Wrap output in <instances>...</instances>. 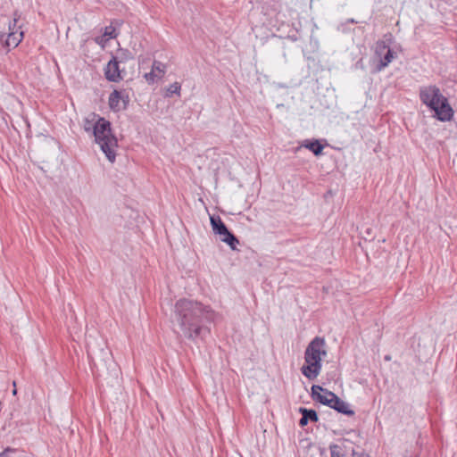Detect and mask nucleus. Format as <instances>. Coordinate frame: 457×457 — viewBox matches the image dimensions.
Wrapping results in <instances>:
<instances>
[{"instance_id":"1","label":"nucleus","mask_w":457,"mask_h":457,"mask_svg":"<svg viewBox=\"0 0 457 457\" xmlns=\"http://www.w3.org/2000/svg\"><path fill=\"white\" fill-rule=\"evenodd\" d=\"M215 318L216 312L210 305L196 300L181 298L172 308L170 322L178 337L197 342L210 334L209 325Z\"/></svg>"},{"instance_id":"2","label":"nucleus","mask_w":457,"mask_h":457,"mask_svg":"<svg viewBox=\"0 0 457 457\" xmlns=\"http://www.w3.org/2000/svg\"><path fill=\"white\" fill-rule=\"evenodd\" d=\"M420 99L423 104L435 112L434 117L440 121H449L453 116V110L447 98L435 86H425L420 88Z\"/></svg>"},{"instance_id":"3","label":"nucleus","mask_w":457,"mask_h":457,"mask_svg":"<svg viewBox=\"0 0 457 457\" xmlns=\"http://www.w3.org/2000/svg\"><path fill=\"white\" fill-rule=\"evenodd\" d=\"M323 337H314L307 345L304 352V364L301 372L310 380L315 379L321 370V358L327 354Z\"/></svg>"},{"instance_id":"4","label":"nucleus","mask_w":457,"mask_h":457,"mask_svg":"<svg viewBox=\"0 0 457 457\" xmlns=\"http://www.w3.org/2000/svg\"><path fill=\"white\" fill-rule=\"evenodd\" d=\"M93 135L95 142L99 145L106 158L113 162L116 158L115 149L118 146V140L112 133L111 122L104 118H98Z\"/></svg>"},{"instance_id":"5","label":"nucleus","mask_w":457,"mask_h":457,"mask_svg":"<svg viewBox=\"0 0 457 457\" xmlns=\"http://www.w3.org/2000/svg\"><path fill=\"white\" fill-rule=\"evenodd\" d=\"M211 226L213 232L220 237V240L226 243L232 250H235L239 243L237 237L231 233L220 216L210 217Z\"/></svg>"},{"instance_id":"6","label":"nucleus","mask_w":457,"mask_h":457,"mask_svg":"<svg viewBox=\"0 0 457 457\" xmlns=\"http://www.w3.org/2000/svg\"><path fill=\"white\" fill-rule=\"evenodd\" d=\"M311 396L313 401L331 407L334 402V397H337V395L326 388H323L321 386L313 385L312 386Z\"/></svg>"},{"instance_id":"7","label":"nucleus","mask_w":457,"mask_h":457,"mask_svg":"<svg viewBox=\"0 0 457 457\" xmlns=\"http://www.w3.org/2000/svg\"><path fill=\"white\" fill-rule=\"evenodd\" d=\"M104 75L106 79L112 82H118L122 79L120 76L119 61L117 60V57H112L108 62L104 69Z\"/></svg>"},{"instance_id":"8","label":"nucleus","mask_w":457,"mask_h":457,"mask_svg":"<svg viewBox=\"0 0 457 457\" xmlns=\"http://www.w3.org/2000/svg\"><path fill=\"white\" fill-rule=\"evenodd\" d=\"M384 51H386V54H384L383 58L380 59V62L378 65V71H381L386 67L394 58L393 50L388 47L385 42H378L376 54L381 55Z\"/></svg>"},{"instance_id":"9","label":"nucleus","mask_w":457,"mask_h":457,"mask_svg":"<svg viewBox=\"0 0 457 457\" xmlns=\"http://www.w3.org/2000/svg\"><path fill=\"white\" fill-rule=\"evenodd\" d=\"M16 23H17L16 18L13 19V24L9 22V33H8L7 38L5 40V46L8 47H10V46L16 47L22 39L23 32L21 31L20 33H17V31L15 30Z\"/></svg>"},{"instance_id":"10","label":"nucleus","mask_w":457,"mask_h":457,"mask_svg":"<svg viewBox=\"0 0 457 457\" xmlns=\"http://www.w3.org/2000/svg\"><path fill=\"white\" fill-rule=\"evenodd\" d=\"M299 412L302 414V418L299 420V425L303 428L309 421L317 422L319 420L316 411L312 409H306L304 407L299 408Z\"/></svg>"},{"instance_id":"11","label":"nucleus","mask_w":457,"mask_h":457,"mask_svg":"<svg viewBox=\"0 0 457 457\" xmlns=\"http://www.w3.org/2000/svg\"><path fill=\"white\" fill-rule=\"evenodd\" d=\"M330 408L336 410L339 413L347 416L354 415V411L350 408L349 404L343 401L341 398H339L337 395V397H334V402Z\"/></svg>"},{"instance_id":"12","label":"nucleus","mask_w":457,"mask_h":457,"mask_svg":"<svg viewBox=\"0 0 457 457\" xmlns=\"http://www.w3.org/2000/svg\"><path fill=\"white\" fill-rule=\"evenodd\" d=\"M109 106L113 112H120L122 110L120 102V91L114 90L109 96Z\"/></svg>"},{"instance_id":"13","label":"nucleus","mask_w":457,"mask_h":457,"mask_svg":"<svg viewBox=\"0 0 457 457\" xmlns=\"http://www.w3.org/2000/svg\"><path fill=\"white\" fill-rule=\"evenodd\" d=\"M98 118H101L99 115L95 112L90 113L87 117H86L83 120V129L87 132L95 131V126H96V120Z\"/></svg>"},{"instance_id":"14","label":"nucleus","mask_w":457,"mask_h":457,"mask_svg":"<svg viewBox=\"0 0 457 457\" xmlns=\"http://www.w3.org/2000/svg\"><path fill=\"white\" fill-rule=\"evenodd\" d=\"M305 148L312 151L314 155L319 156L322 154L324 146L320 144V142L317 139H313L312 141H305L303 145Z\"/></svg>"},{"instance_id":"15","label":"nucleus","mask_w":457,"mask_h":457,"mask_svg":"<svg viewBox=\"0 0 457 457\" xmlns=\"http://www.w3.org/2000/svg\"><path fill=\"white\" fill-rule=\"evenodd\" d=\"M181 86L179 82H174L169 86L167 88V92L165 94L166 97H170L172 95L176 94L180 96Z\"/></svg>"},{"instance_id":"16","label":"nucleus","mask_w":457,"mask_h":457,"mask_svg":"<svg viewBox=\"0 0 457 457\" xmlns=\"http://www.w3.org/2000/svg\"><path fill=\"white\" fill-rule=\"evenodd\" d=\"M166 70V66L164 63L159 62V61H154L152 71L155 73L158 72V77L161 78L164 75Z\"/></svg>"},{"instance_id":"17","label":"nucleus","mask_w":457,"mask_h":457,"mask_svg":"<svg viewBox=\"0 0 457 457\" xmlns=\"http://www.w3.org/2000/svg\"><path fill=\"white\" fill-rule=\"evenodd\" d=\"M330 457H346L343 453L342 449L337 445H331L329 446Z\"/></svg>"},{"instance_id":"18","label":"nucleus","mask_w":457,"mask_h":457,"mask_svg":"<svg viewBox=\"0 0 457 457\" xmlns=\"http://www.w3.org/2000/svg\"><path fill=\"white\" fill-rule=\"evenodd\" d=\"M120 102H121L122 110L127 109V106L129 103V94L125 90L120 91Z\"/></svg>"},{"instance_id":"19","label":"nucleus","mask_w":457,"mask_h":457,"mask_svg":"<svg viewBox=\"0 0 457 457\" xmlns=\"http://www.w3.org/2000/svg\"><path fill=\"white\" fill-rule=\"evenodd\" d=\"M104 36L108 37L109 38H115L117 37L115 28L112 25L106 26Z\"/></svg>"},{"instance_id":"20","label":"nucleus","mask_w":457,"mask_h":457,"mask_svg":"<svg viewBox=\"0 0 457 457\" xmlns=\"http://www.w3.org/2000/svg\"><path fill=\"white\" fill-rule=\"evenodd\" d=\"M90 366H91L92 372L96 376H100L101 375V369H100V364L99 363H97L95 360L92 359L90 361Z\"/></svg>"},{"instance_id":"21","label":"nucleus","mask_w":457,"mask_h":457,"mask_svg":"<svg viewBox=\"0 0 457 457\" xmlns=\"http://www.w3.org/2000/svg\"><path fill=\"white\" fill-rule=\"evenodd\" d=\"M156 77H158V75H156L153 71L145 74V78L149 83L154 82Z\"/></svg>"},{"instance_id":"22","label":"nucleus","mask_w":457,"mask_h":457,"mask_svg":"<svg viewBox=\"0 0 457 457\" xmlns=\"http://www.w3.org/2000/svg\"><path fill=\"white\" fill-rule=\"evenodd\" d=\"M9 452H12V450L8 448V449H6L4 452H3V453H0V457H8L7 453H8Z\"/></svg>"},{"instance_id":"23","label":"nucleus","mask_w":457,"mask_h":457,"mask_svg":"<svg viewBox=\"0 0 457 457\" xmlns=\"http://www.w3.org/2000/svg\"><path fill=\"white\" fill-rule=\"evenodd\" d=\"M353 457H369L368 455H365L363 453L357 455V453L355 452L353 453Z\"/></svg>"},{"instance_id":"24","label":"nucleus","mask_w":457,"mask_h":457,"mask_svg":"<svg viewBox=\"0 0 457 457\" xmlns=\"http://www.w3.org/2000/svg\"><path fill=\"white\" fill-rule=\"evenodd\" d=\"M385 361H390L391 360V356L390 355H386L384 357Z\"/></svg>"},{"instance_id":"25","label":"nucleus","mask_w":457,"mask_h":457,"mask_svg":"<svg viewBox=\"0 0 457 457\" xmlns=\"http://www.w3.org/2000/svg\"><path fill=\"white\" fill-rule=\"evenodd\" d=\"M16 392H17V391H16V389L14 388V389L12 390V394H13V395H15V394H16Z\"/></svg>"},{"instance_id":"26","label":"nucleus","mask_w":457,"mask_h":457,"mask_svg":"<svg viewBox=\"0 0 457 457\" xmlns=\"http://www.w3.org/2000/svg\"><path fill=\"white\" fill-rule=\"evenodd\" d=\"M4 34H2V35L0 36V38L2 39V38L4 37Z\"/></svg>"}]
</instances>
